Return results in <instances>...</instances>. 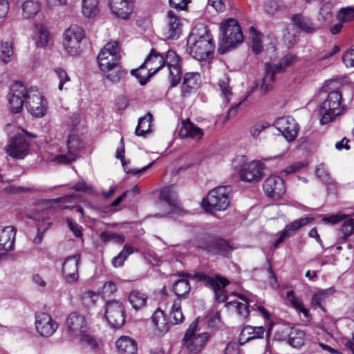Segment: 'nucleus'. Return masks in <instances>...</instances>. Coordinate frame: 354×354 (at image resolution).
<instances>
[{"instance_id": "nucleus-1", "label": "nucleus", "mask_w": 354, "mask_h": 354, "mask_svg": "<svg viewBox=\"0 0 354 354\" xmlns=\"http://www.w3.org/2000/svg\"><path fill=\"white\" fill-rule=\"evenodd\" d=\"M189 54L196 60L204 61L209 58L215 48L214 41L207 26L199 24L188 37Z\"/></svg>"}, {"instance_id": "nucleus-2", "label": "nucleus", "mask_w": 354, "mask_h": 354, "mask_svg": "<svg viewBox=\"0 0 354 354\" xmlns=\"http://www.w3.org/2000/svg\"><path fill=\"white\" fill-rule=\"evenodd\" d=\"M243 41L241 26L236 19L229 18L221 24L218 51L225 54Z\"/></svg>"}, {"instance_id": "nucleus-3", "label": "nucleus", "mask_w": 354, "mask_h": 354, "mask_svg": "<svg viewBox=\"0 0 354 354\" xmlns=\"http://www.w3.org/2000/svg\"><path fill=\"white\" fill-rule=\"evenodd\" d=\"M77 197V194H68L57 198L46 200L37 205V210L40 211L41 214H35L34 216V219L37 221H41L42 223L37 225V233L34 239L35 243L40 244L41 243L44 232L52 225V222L45 223V221L48 220L50 218L49 214H52L53 213L55 209L53 205L58 204L60 202H70L72 198Z\"/></svg>"}, {"instance_id": "nucleus-4", "label": "nucleus", "mask_w": 354, "mask_h": 354, "mask_svg": "<svg viewBox=\"0 0 354 354\" xmlns=\"http://www.w3.org/2000/svg\"><path fill=\"white\" fill-rule=\"evenodd\" d=\"M296 57L292 54L283 56L277 64H265L263 77L257 80L252 86V91H260L261 94H266L272 89V82L278 73L283 72L286 68L290 66L295 60Z\"/></svg>"}, {"instance_id": "nucleus-5", "label": "nucleus", "mask_w": 354, "mask_h": 354, "mask_svg": "<svg viewBox=\"0 0 354 354\" xmlns=\"http://www.w3.org/2000/svg\"><path fill=\"white\" fill-rule=\"evenodd\" d=\"M342 101V94L338 90L330 91L327 94L326 97L319 106L321 124H328L342 114L345 109Z\"/></svg>"}, {"instance_id": "nucleus-6", "label": "nucleus", "mask_w": 354, "mask_h": 354, "mask_svg": "<svg viewBox=\"0 0 354 354\" xmlns=\"http://www.w3.org/2000/svg\"><path fill=\"white\" fill-rule=\"evenodd\" d=\"M231 186H218L209 192L207 197L202 201L203 208L206 212L222 211L230 205Z\"/></svg>"}, {"instance_id": "nucleus-7", "label": "nucleus", "mask_w": 354, "mask_h": 354, "mask_svg": "<svg viewBox=\"0 0 354 354\" xmlns=\"http://www.w3.org/2000/svg\"><path fill=\"white\" fill-rule=\"evenodd\" d=\"M197 247L212 255H219L223 257H230L232 252L236 247L230 240L218 236H209L201 240Z\"/></svg>"}, {"instance_id": "nucleus-8", "label": "nucleus", "mask_w": 354, "mask_h": 354, "mask_svg": "<svg viewBox=\"0 0 354 354\" xmlns=\"http://www.w3.org/2000/svg\"><path fill=\"white\" fill-rule=\"evenodd\" d=\"M198 324V319L193 321L183 338L184 346L187 351L192 354L199 353L205 348L209 338V334L207 332L199 334L195 333Z\"/></svg>"}, {"instance_id": "nucleus-9", "label": "nucleus", "mask_w": 354, "mask_h": 354, "mask_svg": "<svg viewBox=\"0 0 354 354\" xmlns=\"http://www.w3.org/2000/svg\"><path fill=\"white\" fill-rule=\"evenodd\" d=\"M178 196L174 186L165 187L160 190L159 198L156 202L157 208L162 211V213L155 214V218L165 217L174 214L179 209Z\"/></svg>"}, {"instance_id": "nucleus-10", "label": "nucleus", "mask_w": 354, "mask_h": 354, "mask_svg": "<svg viewBox=\"0 0 354 354\" xmlns=\"http://www.w3.org/2000/svg\"><path fill=\"white\" fill-rule=\"evenodd\" d=\"M84 37V30L77 25H71L64 31L63 45L69 55L75 56L81 53V42Z\"/></svg>"}, {"instance_id": "nucleus-11", "label": "nucleus", "mask_w": 354, "mask_h": 354, "mask_svg": "<svg viewBox=\"0 0 354 354\" xmlns=\"http://www.w3.org/2000/svg\"><path fill=\"white\" fill-rule=\"evenodd\" d=\"M105 319L113 328H120L125 322V308L119 300H109L105 304Z\"/></svg>"}, {"instance_id": "nucleus-12", "label": "nucleus", "mask_w": 354, "mask_h": 354, "mask_svg": "<svg viewBox=\"0 0 354 354\" xmlns=\"http://www.w3.org/2000/svg\"><path fill=\"white\" fill-rule=\"evenodd\" d=\"M147 66H151V68L148 70L145 80L140 81V85L142 86L145 85L152 76L165 66L163 54L159 53L155 48H152L145 62L140 66V68H145Z\"/></svg>"}, {"instance_id": "nucleus-13", "label": "nucleus", "mask_w": 354, "mask_h": 354, "mask_svg": "<svg viewBox=\"0 0 354 354\" xmlns=\"http://www.w3.org/2000/svg\"><path fill=\"white\" fill-rule=\"evenodd\" d=\"M180 57L172 50H169L164 56L165 66L169 70V80L171 87L176 86L182 77Z\"/></svg>"}, {"instance_id": "nucleus-14", "label": "nucleus", "mask_w": 354, "mask_h": 354, "mask_svg": "<svg viewBox=\"0 0 354 354\" xmlns=\"http://www.w3.org/2000/svg\"><path fill=\"white\" fill-rule=\"evenodd\" d=\"M274 126L288 142L295 140L299 130L298 123L291 116L277 118Z\"/></svg>"}, {"instance_id": "nucleus-15", "label": "nucleus", "mask_w": 354, "mask_h": 354, "mask_svg": "<svg viewBox=\"0 0 354 354\" xmlns=\"http://www.w3.org/2000/svg\"><path fill=\"white\" fill-rule=\"evenodd\" d=\"M30 145L23 134H18L11 138L6 147L9 156L16 159H23L28 153Z\"/></svg>"}, {"instance_id": "nucleus-16", "label": "nucleus", "mask_w": 354, "mask_h": 354, "mask_svg": "<svg viewBox=\"0 0 354 354\" xmlns=\"http://www.w3.org/2000/svg\"><path fill=\"white\" fill-rule=\"evenodd\" d=\"M68 153L59 154L55 158L58 163L68 164L76 160L77 151L82 147V143L77 134L71 133L66 141Z\"/></svg>"}, {"instance_id": "nucleus-17", "label": "nucleus", "mask_w": 354, "mask_h": 354, "mask_svg": "<svg viewBox=\"0 0 354 354\" xmlns=\"http://www.w3.org/2000/svg\"><path fill=\"white\" fill-rule=\"evenodd\" d=\"M35 324L40 335L46 337L52 336L58 328V324L46 313H37Z\"/></svg>"}, {"instance_id": "nucleus-18", "label": "nucleus", "mask_w": 354, "mask_h": 354, "mask_svg": "<svg viewBox=\"0 0 354 354\" xmlns=\"http://www.w3.org/2000/svg\"><path fill=\"white\" fill-rule=\"evenodd\" d=\"M43 96L36 89L29 88V95L25 100L28 111L35 117H42L46 113V108L42 104Z\"/></svg>"}, {"instance_id": "nucleus-19", "label": "nucleus", "mask_w": 354, "mask_h": 354, "mask_svg": "<svg viewBox=\"0 0 354 354\" xmlns=\"http://www.w3.org/2000/svg\"><path fill=\"white\" fill-rule=\"evenodd\" d=\"M263 188L269 198H280L286 192L283 180L278 176H270L263 183Z\"/></svg>"}, {"instance_id": "nucleus-20", "label": "nucleus", "mask_w": 354, "mask_h": 354, "mask_svg": "<svg viewBox=\"0 0 354 354\" xmlns=\"http://www.w3.org/2000/svg\"><path fill=\"white\" fill-rule=\"evenodd\" d=\"M263 165L259 161H252L242 166L239 171L240 178L243 181L256 182L263 177Z\"/></svg>"}, {"instance_id": "nucleus-21", "label": "nucleus", "mask_w": 354, "mask_h": 354, "mask_svg": "<svg viewBox=\"0 0 354 354\" xmlns=\"http://www.w3.org/2000/svg\"><path fill=\"white\" fill-rule=\"evenodd\" d=\"M80 254H75L68 257L62 265V274L67 283H72L77 281L78 264Z\"/></svg>"}, {"instance_id": "nucleus-22", "label": "nucleus", "mask_w": 354, "mask_h": 354, "mask_svg": "<svg viewBox=\"0 0 354 354\" xmlns=\"http://www.w3.org/2000/svg\"><path fill=\"white\" fill-rule=\"evenodd\" d=\"M110 9L113 15L122 19H127L134 7L133 0H109Z\"/></svg>"}, {"instance_id": "nucleus-23", "label": "nucleus", "mask_w": 354, "mask_h": 354, "mask_svg": "<svg viewBox=\"0 0 354 354\" xmlns=\"http://www.w3.org/2000/svg\"><path fill=\"white\" fill-rule=\"evenodd\" d=\"M201 82V75L197 72H188L184 75L181 85V96L188 97L196 91Z\"/></svg>"}, {"instance_id": "nucleus-24", "label": "nucleus", "mask_w": 354, "mask_h": 354, "mask_svg": "<svg viewBox=\"0 0 354 354\" xmlns=\"http://www.w3.org/2000/svg\"><path fill=\"white\" fill-rule=\"evenodd\" d=\"M66 324L68 330L75 335H80L86 331L87 324L85 318L77 312L72 313L68 315Z\"/></svg>"}, {"instance_id": "nucleus-25", "label": "nucleus", "mask_w": 354, "mask_h": 354, "mask_svg": "<svg viewBox=\"0 0 354 354\" xmlns=\"http://www.w3.org/2000/svg\"><path fill=\"white\" fill-rule=\"evenodd\" d=\"M182 32L180 19L171 10L167 12V25L164 36L169 39H178Z\"/></svg>"}, {"instance_id": "nucleus-26", "label": "nucleus", "mask_w": 354, "mask_h": 354, "mask_svg": "<svg viewBox=\"0 0 354 354\" xmlns=\"http://www.w3.org/2000/svg\"><path fill=\"white\" fill-rule=\"evenodd\" d=\"M16 230L12 226H7L0 230V250L4 252L12 250L14 248Z\"/></svg>"}, {"instance_id": "nucleus-27", "label": "nucleus", "mask_w": 354, "mask_h": 354, "mask_svg": "<svg viewBox=\"0 0 354 354\" xmlns=\"http://www.w3.org/2000/svg\"><path fill=\"white\" fill-rule=\"evenodd\" d=\"M203 135V129L191 122L189 119L183 122L182 127L179 131V136L181 138H191L196 140H201Z\"/></svg>"}, {"instance_id": "nucleus-28", "label": "nucleus", "mask_w": 354, "mask_h": 354, "mask_svg": "<svg viewBox=\"0 0 354 354\" xmlns=\"http://www.w3.org/2000/svg\"><path fill=\"white\" fill-rule=\"evenodd\" d=\"M151 322L160 335L169 331L170 323L166 321L165 312L160 308L156 309L151 317Z\"/></svg>"}, {"instance_id": "nucleus-29", "label": "nucleus", "mask_w": 354, "mask_h": 354, "mask_svg": "<svg viewBox=\"0 0 354 354\" xmlns=\"http://www.w3.org/2000/svg\"><path fill=\"white\" fill-rule=\"evenodd\" d=\"M115 346L119 354H136L138 350L136 342L129 337H121Z\"/></svg>"}, {"instance_id": "nucleus-30", "label": "nucleus", "mask_w": 354, "mask_h": 354, "mask_svg": "<svg viewBox=\"0 0 354 354\" xmlns=\"http://www.w3.org/2000/svg\"><path fill=\"white\" fill-rule=\"evenodd\" d=\"M292 21L299 29L307 33H313L317 30L310 19L301 14L292 15Z\"/></svg>"}, {"instance_id": "nucleus-31", "label": "nucleus", "mask_w": 354, "mask_h": 354, "mask_svg": "<svg viewBox=\"0 0 354 354\" xmlns=\"http://www.w3.org/2000/svg\"><path fill=\"white\" fill-rule=\"evenodd\" d=\"M103 71L106 73V78L113 83L120 82L127 73L126 70L122 69L119 64L118 60L112 62L109 67Z\"/></svg>"}, {"instance_id": "nucleus-32", "label": "nucleus", "mask_w": 354, "mask_h": 354, "mask_svg": "<svg viewBox=\"0 0 354 354\" xmlns=\"http://www.w3.org/2000/svg\"><path fill=\"white\" fill-rule=\"evenodd\" d=\"M264 332L265 328L263 326H245L241 332L239 340L245 339V342H248L251 339L262 338Z\"/></svg>"}, {"instance_id": "nucleus-33", "label": "nucleus", "mask_w": 354, "mask_h": 354, "mask_svg": "<svg viewBox=\"0 0 354 354\" xmlns=\"http://www.w3.org/2000/svg\"><path fill=\"white\" fill-rule=\"evenodd\" d=\"M335 292V288L334 287H330L315 292L311 299L312 305L314 307L320 308L323 311H325L323 304L330 296L333 295Z\"/></svg>"}, {"instance_id": "nucleus-34", "label": "nucleus", "mask_w": 354, "mask_h": 354, "mask_svg": "<svg viewBox=\"0 0 354 354\" xmlns=\"http://www.w3.org/2000/svg\"><path fill=\"white\" fill-rule=\"evenodd\" d=\"M288 337L287 342L289 345L294 348H299L304 344V331L291 328H288Z\"/></svg>"}, {"instance_id": "nucleus-35", "label": "nucleus", "mask_w": 354, "mask_h": 354, "mask_svg": "<svg viewBox=\"0 0 354 354\" xmlns=\"http://www.w3.org/2000/svg\"><path fill=\"white\" fill-rule=\"evenodd\" d=\"M152 118V114L149 112L145 116L141 117L138 120V123L135 130V133L137 136L145 137L150 131V123L151 122Z\"/></svg>"}, {"instance_id": "nucleus-36", "label": "nucleus", "mask_w": 354, "mask_h": 354, "mask_svg": "<svg viewBox=\"0 0 354 354\" xmlns=\"http://www.w3.org/2000/svg\"><path fill=\"white\" fill-rule=\"evenodd\" d=\"M22 15L24 18L34 17L40 10L39 3L33 0H27L21 5Z\"/></svg>"}, {"instance_id": "nucleus-37", "label": "nucleus", "mask_w": 354, "mask_h": 354, "mask_svg": "<svg viewBox=\"0 0 354 354\" xmlns=\"http://www.w3.org/2000/svg\"><path fill=\"white\" fill-rule=\"evenodd\" d=\"M147 299V295L139 290H133L129 295V301L132 307L136 310L145 306Z\"/></svg>"}, {"instance_id": "nucleus-38", "label": "nucleus", "mask_w": 354, "mask_h": 354, "mask_svg": "<svg viewBox=\"0 0 354 354\" xmlns=\"http://www.w3.org/2000/svg\"><path fill=\"white\" fill-rule=\"evenodd\" d=\"M313 217H305L295 220L291 223L287 225L281 232H286V236H290L291 234L296 232L302 227L307 225L310 221H313Z\"/></svg>"}, {"instance_id": "nucleus-39", "label": "nucleus", "mask_w": 354, "mask_h": 354, "mask_svg": "<svg viewBox=\"0 0 354 354\" xmlns=\"http://www.w3.org/2000/svg\"><path fill=\"white\" fill-rule=\"evenodd\" d=\"M13 54V42L12 41H1L0 43L1 60L7 64L12 60Z\"/></svg>"}, {"instance_id": "nucleus-40", "label": "nucleus", "mask_w": 354, "mask_h": 354, "mask_svg": "<svg viewBox=\"0 0 354 354\" xmlns=\"http://www.w3.org/2000/svg\"><path fill=\"white\" fill-rule=\"evenodd\" d=\"M173 292L180 299V297H185L189 293L191 290L190 284L188 280L181 279L177 280L173 285Z\"/></svg>"}, {"instance_id": "nucleus-41", "label": "nucleus", "mask_w": 354, "mask_h": 354, "mask_svg": "<svg viewBox=\"0 0 354 354\" xmlns=\"http://www.w3.org/2000/svg\"><path fill=\"white\" fill-rule=\"evenodd\" d=\"M354 230V219L348 218L342 223L339 232V243L345 242Z\"/></svg>"}, {"instance_id": "nucleus-42", "label": "nucleus", "mask_w": 354, "mask_h": 354, "mask_svg": "<svg viewBox=\"0 0 354 354\" xmlns=\"http://www.w3.org/2000/svg\"><path fill=\"white\" fill-rule=\"evenodd\" d=\"M286 297L291 305L299 313L304 314L306 317H308L310 314L308 310L304 307L301 299L295 295L293 290H290L286 294Z\"/></svg>"}, {"instance_id": "nucleus-43", "label": "nucleus", "mask_w": 354, "mask_h": 354, "mask_svg": "<svg viewBox=\"0 0 354 354\" xmlns=\"http://www.w3.org/2000/svg\"><path fill=\"white\" fill-rule=\"evenodd\" d=\"M99 11L98 0H82V14L86 17H93Z\"/></svg>"}, {"instance_id": "nucleus-44", "label": "nucleus", "mask_w": 354, "mask_h": 354, "mask_svg": "<svg viewBox=\"0 0 354 354\" xmlns=\"http://www.w3.org/2000/svg\"><path fill=\"white\" fill-rule=\"evenodd\" d=\"M170 316L173 319L171 322V324H178L184 321L185 317L181 310V300L179 298H176L174 301Z\"/></svg>"}, {"instance_id": "nucleus-45", "label": "nucleus", "mask_w": 354, "mask_h": 354, "mask_svg": "<svg viewBox=\"0 0 354 354\" xmlns=\"http://www.w3.org/2000/svg\"><path fill=\"white\" fill-rule=\"evenodd\" d=\"M133 252V248L129 244H125L122 250L112 259V264L114 267L122 266L129 255Z\"/></svg>"}, {"instance_id": "nucleus-46", "label": "nucleus", "mask_w": 354, "mask_h": 354, "mask_svg": "<svg viewBox=\"0 0 354 354\" xmlns=\"http://www.w3.org/2000/svg\"><path fill=\"white\" fill-rule=\"evenodd\" d=\"M28 95L29 88L27 89L26 87L19 82H16L10 86V92L8 93V95L16 97H19V98L25 100Z\"/></svg>"}, {"instance_id": "nucleus-47", "label": "nucleus", "mask_w": 354, "mask_h": 354, "mask_svg": "<svg viewBox=\"0 0 354 354\" xmlns=\"http://www.w3.org/2000/svg\"><path fill=\"white\" fill-rule=\"evenodd\" d=\"M333 4L330 2L324 3L319 9V20H322V25L330 24L333 19Z\"/></svg>"}, {"instance_id": "nucleus-48", "label": "nucleus", "mask_w": 354, "mask_h": 354, "mask_svg": "<svg viewBox=\"0 0 354 354\" xmlns=\"http://www.w3.org/2000/svg\"><path fill=\"white\" fill-rule=\"evenodd\" d=\"M175 275L182 277L184 278H190L192 279H196L197 281L203 283L205 286H206V285L208 283V280H209V279L212 277L209 274H205L203 272H197L194 274L184 272H178Z\"/></svg>"}, {"instance_id": "nucleus-49", "label": "nucleus", "mask_w": 354, "mask_h": 354, "mask_svg": "<svg viewBox=\"0 0 354 354\" xmlns=\"http://www.w3.org/2000/svg\"><path fill=\"white\" fill-rule=\"evenodd\" d=\"M250 32L252 34H253L251 39V49L254 54L258 55L263 50V44L261 35L260 33L254 27L250 28Z\"/></svg>"}, {"instance_id": "nucleus-50", "label": "nucleus", "mask_w": 354, "mask_h": 354, "mask_svg": "<svg viewBox=\"0 0 354 354\" xmlns=\"http://www.w3.org/2000/svg\"><path fill=\"white\" fill-rule=\"evenodd\" d=\"M240 298L244 301V303H241L239 301H233L228 302L227 306H234L236 308L237 313L240 317L245 319L247 318L249 315L250 311L248 309V300L245 299V297H240Z\"/></svg>"}, {"instance_id": "nucleus-51", "label": "nucleus", "mask_w": 354, "mask_h": 354, "mask_svg": "<svg viewBox=\"0 0 354 354\" xmlns=\"http://www.w3.org/2000/svg\"><path fill=\"white\" fill-rule=\"evenodd\" d=\"M229 283L230 282L226 278L216 274L214 276H212L209 280H208L206 287L215 290H218V288L219 287H226Z\"/></svg>"}, {"instance_id": "nucleus-52", "label": "nucleus", "mask_w": 354, "mask_h": 354, "mask_svg": "<svg viewBox=\"0 0 354 354\" xmlns=\"http://www.w3.org/2000/svg\"><path fill=\"white\" fill-rule=\"evenodd\" d=\"M100 239L105 243L113 241L115 243H122L125 241L123 234L107 231L102 232L100 234Z\"/></svg>"}, {"instance_id": "nucleus-53", "label": "nucleus", "mask_w": 354, "mask_h": 354, "mask_svg": "<svg viewBox=\"0 0 354 354\" xmlns=\"http://www.w3.org/2000/svg\"><path fill=\"white\" fill-rule=\"evenodd\" d=\"M336 18L338 21L345 23L354 19V8H342L337 12Z\"/></svg>"}, {"instance_id": "nucleus-54", "label": "nucleus", "mask_w": 354, "mask_h": 354, "mask_svg": "<svg viewBox=\"0 0 354 354\" xmlns=\"http://www.w3.org/2000/svg\"><path fill=\"white\" fill-rule=\"evenodd\" d=\"M8 104L10 111L14 113H19L22 110L25 100L19 97H13L8 95Z\"/></svg>"}, {"instance_id": "nucleus-55", "label": "nucleus", "mask_w": 354, "mask_h": 354, "mask_svg": "<svg viewBox=\"0 0 354 354\" xmlns=\"http://www.w3.org/2000/svg\"><path fill=\"white\" fill-rule=\"evenodd\" d=\"M97 61L100 69L102 71H106V68H107V67H109L111 62H114L115 60H111V55H109L108 53L103 48L98 54Z\"/></svg>"}, {"instance_id": "nucleus-56", "label": "nucleus", "mask_w": 354, "mask_h": 354, "mask_svg": "<svg viewBox=\"0 0 354 354\" xmlns=\"http://www.w3.org/2000/svg\"><path fill=\"white\" fill-rule=\"evenodd\" d=\"M98 299V295L93 291L90 290L82 295V301L86 307L93 306Z\"/></svg>"}, {"instance_id": "nucleus-57", "label": "nucleus", "mask_w": 354, "mask_h": 354, "mask_svg": "<svg viewBox=\"0 0 354 354\" xmlns=\"http://www.w3.org/2000/svg\"><path fill=\"white\" fill-rule=\"evenodd\" d=\"M218 86L227 99V102H228L229 97L232 95V88L230 86V79L227 77H224V78L221 79L218 82Z\"/></svg>"}, {"instance_id": "nucleus-58", "label": "nucleus", "mask_w": 354, "mask_h": 354, "mask_svg": "<svg viewBox=\"0 0 354 354\" xmlns=\"http://www.w3.org/2000/svg\"><path fill=\"white\" fill-rule=\"evenodd\" d=\"M54 71L57 75V78L59 80L58 88L59 90H62L64 84L70 80V77L66 71L62 68H56L54 69Z\"/></svg>"}, {"instance_id": "nucleus-59", "label": "nucleus", "mask_w": 354, "mask_h": 354, "mask_svg": "<svg viewBox=\"0 0 354 354\" xmlns=\"http://www.w3.org/2000/svg\"><path fill=\"white\" fill-rule=\"evenodd\" d=\"M154 162H155V161H152L151 162L149 163L147 165L144 166V167H142L140 169H129V167L127 166V161L122 162L121 163L122 165V167H123V169H124V171L127 174H133V175H137V174L142 173L145 171H146L147 169H149L154 164Z\"/></svg>"}, {"instance_id": "nucleus-60", "label": "nucleus", "mask_w": 354, "mask_h": 354, "mask_svg": "<svg viewBox=\"0 0 354 354\" xmlns=\"http://www.w3.org/2000/svg\"><path fill=\"white\" fill-rule=\"evenodd\" d=\"M118 46L117 41H111L107 43L104 47L108 55H111V60L116 61L120 59V57L116 56Z\"/></svg>"}, {"instance_id": "nucleus-61", "label": "nucleus", "mask_w": 354, "mask_h": 354, "mask_svg": "<svg viewBox=\"0 0 354 354\" xmlns=\"http://www.w3.org/2000/svg\"><path fill=\"white\" fill-rule=\"evenodd\" d=\"M66 222L68 228L73 232L76 237L82 236V227L79 225L73 218H67Z\"/></svg>"}, {"instance_id": "nucleus-62", "label": "nucleus", "mask_w": 354, "mask_h": 354, "mask_svg": "<svg viewBox=\"0 0 354 354\" xmlns=\"http://www.w3.org/2000/svg\"><path fill=\"white\" fill-rule=\"evenodd\" d=\"M342 61L346 66L354 67V49L346 51L342 55Z\"/></svg>"}, {"instance_id": "nucleus-63", "label": "nucleus", "mask_w": 354, "mask_h": 354, "mask_svg": "<svg viewBox=\"0 0 354 354\" xmlns=\"http://www.w3.org/2000/svg\"><path fill=\"white\" fill-rule=\"evenodd\" d=\"M207 327L214 328L218 327L221 322L220 313L216 312L212 315H209L207 317Z\"/></svg>"}, {"instance_id": "nucleus-64", "label": "nucleus", "mask_w": 354, "mask_h": 354, "mask_svg": "<svg viewBox=\"0 0 354 354\" xmlns=\"http://www.w3.org/2000/svg\"><path fill=\"white\" fill-rule=\"evenodd\" d=\"M268 127L266 122H261L250 128V132L253 138H257L261 132Z\"/></svg>"}]
</instances>
